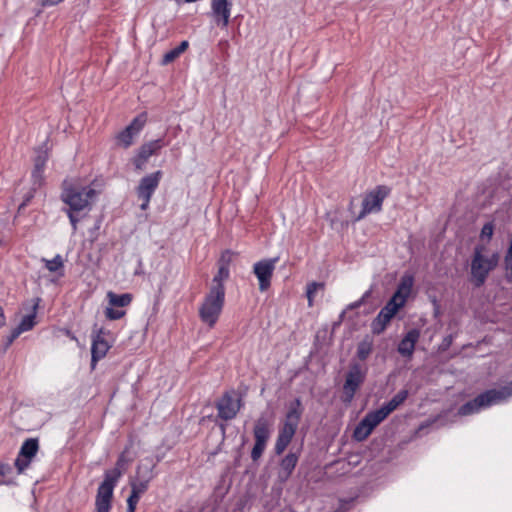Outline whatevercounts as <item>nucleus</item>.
I'll use <instances>...</instances> for the list:
<instances>
[{"instance_id": "f257e3e1", "label": "nucleus", "mask_w": 512, "mask_h": 512, "mask_svg": "<svg viewBox=\"0 0 512 512\" xmlns=\"http://www.w3.org/2000/svg\"><path fill=\"white\" fill-rule=\"evenodd\" d=\"M126 452L127 449L119 455L113 469L107 470L104 473V480L97 489L95 499L97 512H110L114 488L122 477L123 471L129 462V459L125 456Z\"/></svg>"}, {"instance_id": "f03ea898", "label": "nucleus", "mask_w": 512, "mask_h": 512, "mask_svg": "<svg viewBox=\"0 0 512 512\" xmlns=\"http://www.w3.org/2000/svg\"><path fill=\"white\" fill-rule=\"evenodd\" d=\"M97 195L98 192L90 186L82 188H65L62 192L61 199L65 204L68 205L66 213L74 232L77 230V225L80 220L78 213L85 209L89 210L92 201L96 198Z\"/></svg>"}, {"instance_id": "7ed1b4c3", "label": "nucleus", "mask_w": 512, "mask_h": 512, "mask_svg": "<svg viewBox=\"0 0 512 512\" xmlns=\"http://www.w3.org/2000/svg\"><path fill=\"white\" fill-rule=\"evenodd\" d=\"M512 396V381L500 389H489L476 396L474 399L464 403L458 409L460 416H468L478 413L482 409L506 401Z\"/></svg>"}, {"instance_id": "20e7f679", "label": "nucleus", "mask_w": 512, "mask_h": 512, "mask_svg": "<svg viewBox=\"0 0 512 512\" xmlns=\"http://www.w3.org/2000/svg\"><path fill=\"white\" fill-rule=\"evenodd\" d=\"M302 412L301 400L296 398L290 403L284 423L279 428L274 446V452L276 455H281L290 444L298 428Z\"/></svg>"}, {"instance_id": "39448f33", "label": "nucleus", "mask_w": 512, "mask_h": 512, "mask_svg": "<svg viewBox=\"0 0 512 512\" xmlns=\"http://www.w3.org/2000/svg\"><path fill=\"white\" fill-rule=\"evenodd\" d=\"M225 302V287L218 285L210 287L209 292L199 307V318L208 327L213 328L223 309Z\"/></svg>"}, {"instance_id": "423d86ee", "label": "nucleus", "mask_w": 512, "mask_h": 512, "mask_svg": "<svg viewBox=\"0 0 512 512\" xmlns=\"http://www.w3.org/2000/svg\"><path fill=\"white\" fill-rule=\"evenodd\" d=\"M483 247L477 246L471 260L470 281L479 288L484 285L489 273L496 268L499 261V255L493 253L490 257H485Z\"/></svg>"}, {"instance_id": "0eeeda50", "label": "nucleus", "mask_w": 512, "mask_h": 512, "mask_svg": "<svg viewBox=\"0 0 512 512\" xmlns=\"http://www.w3.org/2000/svg\"><path fill=\"white\" fill-rule=\"evenodd\" d=\"M368 369L357 362H352L345 374V380L342 387L341 401L349 405L357 391L364 384Z\"/></svg>"}, {"instance_id": "6e6552de", "label": "nucleus", "mask_w": 512, "mask_h": 512, "mask_svg": "<svg viewBox=\"0 0 512 512\" xmlns=\"http://www.w3.org/2000/svg\"><path fill=\"white\" fill-rule=\"evenodd\" d=\"M390 193L391 188L386 185H378L367 192L362 201V209L356 220H361L371 213H379L382 210L383 201Z\"/></svg>"}, {"instance_id": "1a4fd4ad", "label": "nucleus", "mask_w": 512, "mask_h": 512, "mask_svg": "<svg viewBox=\"0 0 512 512\" xmlns=\"http://www.w3.org/2000/svg\"><path fill=\"white\" fill-rule=\"evenodd\" d=\"M272 432V422L262 414L256 421L253 429L255 443L251 451V458L257 461L266 449L267 442Z\"/></svg>"}, {"instance_id": "9d476101", "label": "nucleus", "mask_w": 512, "mask_h": 512, "mask_svg": "<svg viewBox=\"0 0 512 512\" xmlns=\"http://www.w3.org/2000/svg\"><path fill=\"white\" fill-rule=\"evenodd\" d=\"M242 406V398L237 396L235 390L226 391L215 404L218 418L224 421L234 419Z\"/></svg>"}, {"instance_id": "9b49d317", "label": "nucleus", "mask_w": 512, "mask_h": 512, "mask_svg": "<svg viewBox=\"0 0 512 512\" xmlns=\"http://www.w3.org/2000/svg\"><path fill=\"white\" fill-rule=\"evenodd\" d=\"M162 174V171L158 170L140 179L136 187V195L141 200V210L148 209L151 198L160 184Z\"/></svg>"}, {"instance_id": "f8f14e48", "label": "nucleus", "mask_w": 512, "mask_h": 512, "mask_svg": "<svg viewBox=\"0 0 512 512\" xmlns=\"http://www.w3.org/2000/svg\"><path fill=\"white\" fill-rule=\"evenodd\" d=\"M38 450L39 441L37 438H28L22 443L14 463L18 474H22L30 466Z\"/></svg>"}, {"instance_id": "ddd939ff", "label": "nucleus", "mask_w": 512, "mask_h": 512, "mask_svg": "<svg viewBox=\"0 0 512 512\" xmlns=\"http://www.w3.org/2000/svg\"><path fill=\"white\" fill-rule=\"evenodd\" d=\"M167 145L163 138L152 140L144 143L138 149L137 154L132 159V163L136 170H143L146 163L152 155L158 154V152Z\"/></svg>"}, {"instance_id": "4468645a", "label": "nucleus", "mask_w": 512, "mask_h": 512, "mask_svg": "<svg viewBox=\"0 0 512 512\" xmlns=\"http://www.w3.org/2000/svg\"><path fill=\"white\" fill-rule=\"evenodd\" d=\"M146 121V113H141L136 116L128 126H126L121 132L117 134L116 140L118 144L124 148L130 147L133 143L134 137L140 133Z\"/></svg>"}, {"instance_id": "2eb2a0df", "label": "nucleus", "mask_w": 512, "mask_h": 512, "mask_svg": "<svg viewBox=\"0 0 512 512\" xmlns=\"http://www.w3.org/2000/svg\"><path fill=\"white\" fill-rule=\"evenodd\" d=\"M278 257L258 261L253 266V272L259 281V290L266 291L271 285V278L275 270Z\"/></svg>"}, {"instance_id": "dca6fc26", "label": "nucleus", "mask_w": 512, "mask_h": 512, "mask_svg": "<svg viewBox=\"0 0 512 512\" xmlns=\"http://www.w3.org/2000/svg\"><path fill=\"white\" fill-rule=\"evenodd\" d=\"M232 6L231 0H211L212 16L218 27H228Z\"/></svg>"}, {"instance_id": "f3484780", "label": "nucleus", "mask_w": 512, "mask_h": 512, "mask_svg": "<svg viewBox=\"0 0 512 512\" xmlns=\"http://www.w3.org/2000/svg\"><path fill=\"white\" fill-rule=\"evenodd\" d=\"M420 330L413 328L410 329L400 340L397 346V352L408 360H411L415 351L416 343L420 339Z\"/></svg>"}, {"instance_id": "a211bd4d", "label": "nucleus", "mask_w": 512, "mask_h": 512, "mask_svg": "<svg viewBox=\"0 0 512 512\" xmlns=\"http://www.w3.org/2000/svg\"><path fill=\"white\" fill-rule=\"evenodd\" d=\"M103 328L93 331L91 346V363L94 367L95 363L104 358L111 348V345L103 338Z\"/></svg>"}, {"instance_id": "6ab92c4d", "label": "nucleus", "mask_w": 512, "mask_h": 512, "mask_svg": "<svg viewBox=\"0 0 512 512\" xmlns=\"http://www.w3.org/2000/svg\"><path fill=\"white\" fill-rule=\"evenodd\" d=\"M41 299L36 297L32 299L31 311L22 317L20 323L13 330L20 336L22 333L32 330L37 324V310Z\"/></svg>"}, {"instance_id": "aec40b11", "label": "nucleus", "mask_w": 512, "mask_h": 512, "mask_svg": "<svg viewBox=\"0 0 512 512\" xmlns=\"http://www.w3.org/2000/svg\"><path fill=\"white\" fill-rule=\"evenodd\" d=\"M299 456L297 453L289 452L280 462L279 478L287 480L294 471Z\"/></svg>"}, {"instance_id": "412c9836", "label": "nucleus", "mask_w": 512, "mask_h": 512, "mask_svg": "<svg viewBox=\"0 0 512 512\" xmlns=\"http://www.w3.org/2000/svg\"><path fill=\"white\" fill-rule=\"evenodd\" d=\"M393 317L394 316H392L386 308H382L371 322L372 333L374 335H380L383 333Z\"/></svg>"}, {"instance_id": "4be33fe9", "label": "nucleus", "mask_w": 512, "mask_h": 512, "mask_svg": "<svg viewBox=\"0 0 512 512\" xmlns=\"http://www.w3.org/2000/svg\"><path fill=\"white\" fill-rule=\"evenodd\" d=\"M413 283H414L413 276L404 275L401 278L393 296H395L396 298H398L400 300H403V302L406 303L408 297L410 296V294L412 292Z\"/></svg>"}, {"instance_id": "5701e85b", "label": "nucleus", "mask_w": 512, "mask_h": 512, "mask_svg": "<svg viewBox=\"0 0 512 512\" xmlns=\"http://www.w3.org/2000/svg\"><path fill=\"white\" fill-rule=\"evenodd\" d=\"M387 411L384 409L383 406H381L379 409L373 410L368 412L364 417L363 421L367 423V425L374 429L376 426H378L383 420H385L388 417Z\"/></svg>"}, {"instance_id": "b1692460", "label": "nucleus", "mask_w": 512, "mask_h": 512, "mask_svg": "<svg viewBox=\"0 0 512 512\" xmlns=\"http://www.w3.org/2000/svg\"><path fill=\"white\" fill-rule=\"evenodd\" d=\"M373 351V340L366 336L357 345L356 356L359 360L365 361Z\"/></svg>"}, {"instance_id": "393cba45", "label": "nucleus", "mask_w": 512, "mask_h": 512, "mask_svg": "<svg viewBox=\"0 0 512 512\" xmlns=\"http://www.w3.org/2000/svg\"><path fill=\"white\" fill-rule=\"evenodd\" d=\"M107 297L109 299V305L112 307H125L132 301V295L129 293L119 295L110 291L107 293Z\"/></svg>"}, {"instance_id": "a878e982", "label": "nucleus", "mask_w": 512, "mask_h": 512, "mask_svg": "<svg viewBox=\"0 0 512 512\" xmlns=\"http://www.w3.org/2000/svg\"><path fill=\"white\" fill-rule=\"evenodd\" d=\"M408 397V391L406 389L400 390L396 395L392 397L390 401L383 404L382 406L387 411L388 414L392 413L395 409H397Z\"/></svg>"}, {"instance_id": "bb28decb", "label": "nucleus", "mask_w": 512, "mask_h": 512, "mask_svg": "<svg viewBox=\"0 0 512 512\" xmlns=\"http://www.w3.org/2000/svg\"><path fill=\"white\" fill-rule=\"evenodd\" d=\"M189 46L188 41H182L177 47L164 54L162 64L167 65L177 59Z\"/></svg>"}, {"instance_id": "cd10ccee", "label": "nucleus", "mask_w": 512, "mask_h": 512, "mask_svg": "<svg viewBox=\"0 0 512 512\" xmlns=\"http://www.w3.org/2000/svg\"><path fill=\"white\" fill-rule=\"evenodd\" d=\"M373 429L367 423L361 420L354 429L353 438L359 442L366 440L372 433Z\"/></svg>"}, {"instance_id": "c85d7f7f", "label": "nucleus", "mask_w": 512, "mask_h": 512, "mask_svg": "<svg viewBox=\"0 0 512 512\" xmlns=\"http://www.w3.org/2000/svg\"><path fill=\"white\" fill-rule=\"evenodd\" d=\"M155 468V464H139L136 469V476L139 479L147 480L150 482L154 478L153 470Z\"/></svg>"}, {"instance_id": "c756f323", "label": "nucleus", "mask_w": 512, "mask_h": 512, "mask_svg": "<svg viewBox=\"0 0 512 512\" xmlns=\"http://www.w3.org/2000/svg\"><path fill=\"white\" fill-rule=\"evenodd\" d=\"M229 275V267L227 265H220L217 274L213 277L211 287H217L218 285L225 287L223 281L227 280Z\"/></svg>"}, {"instance_id": "7c9ffc66", "label": "nucleus", "mask_w": 512, "mask_h": 512, "mask_svg": "<svg viewBox=\"0 0 512 512\" xmlns=\"http://www.w3.org/2000/svg\"><path fill=\"white\" fill-rule=\"evenodd\" d=\"M149 483L147 480L134 477L130 480L131 490L141 497L147 491Z\"/></svg>"}, {"instance_id": "2f4dec72", "label": "nucleus", "mask_w": 512, "mask_h": 512, "mask_svg": "<svg viewBox=\"0 0 512 512\" xmlns=\"http://www.w3.org/2000/svg\"><path fill=\"white\" fill-rule=\"evenodd\" d=\"M405 303L403 300H400L396 298L395 296H392L390 300L385 304L383 308H386V310L392 314V316H395L397 312L404 307Z\"/></svg>"}, {"instance_id": "473e14b6", "label": "nucleus", "mask_w": 512, "mask_h": 512, "mask_svg": "<svg viewBox=\"0 0 512 512\" xmlns=\"http://www.w3.org/2000/svg\"><path fill=\"white\" fill-rule=\"evenodd\" d=\"M46 161H47V157L45 155H38L35 160H34V169L32 171V176L34 178H40L42 173H43V170H44V167H45V164H46Z\"/></svg>"}, {"instance_id": "72a5a7b5", "label": "nucleus", "mask_w": 512, "mask_h": 512, "mask_svg": "<svg viewBox=\"0 0 512 512\" xmlns=\"http://www.w3.org/2000/svg\"><path fill=\"white\" fill-rule=\"evenodd\" d=\"M45 263H46L45 267L50 272H56V271H58L59 269H61L63 267V259H62V257L59 254L56 255L51 260H45Z\"/></svg>"}, {"instance_id": "f704fd0d", "label": "nucleus", "mask_w": 512, "mask_h": 512, "mask_svg": "<svg viewBox=\"0 0 512 512\" xmlns=\"http://www.w3.org/2000/svg\"><path fill=\"white\" fill-rule=\"evenodd\" d=\"M323 287H324V285L322 283H318V282H312L307 285L306 295H307L309 307H311L313 305V299H314L316 291Z\"/></svg>"}, {"instance_id": "c9c22d12", "label": "nucleus", "mask_w": 512, "mask_h": 512, "mask_svg": "<svg viewBox=\"0 0 512 512\" xmlns=\"http://www.w3.org/2000/svg\"><path fill=\"white\" fill-rule=\"evenodd\" d=\"M125 315V311L121 309H115L112 306L106 307L105 316L109 320H118Z\"/></svg>"}, {"instance_id": "e433bc0d", "label": "nucleus", "mask_w": 512, "mask_h": 512, "mask_svg": "<svg viewBox=\"0 0 512 512\" xmlns=\"http://www.w3.org/2000/svg\"><path fill=\"white\" fill-rule=\"evenodd\" d=\"M370 295H371V290L366 291L359 300L350 303L347 306L346 310H353V309L359 308L360 306H362L365 303L366 299Z\"/></svg>"}, {"instance_id": "4c0bfd02", "label": "nucleus", "mask_w": 512, "mask_h": 512, "mask_svg": "<svg viewBox=\"0 0 512 512\" xmlns=\"http://www.w3.org/2000/svg\"><path fill=\"white\" fill-rule=\"evenodd\" d=\"M493 231H494V225L492 222H488V223L484 224L481 229V238L482 239L487 238V240H490L492 238Z\"/></svg>"}, {"instance_id": "58836bf2", "label": "nucleus", "mask_w": 512, "mask_h": 512, "mask_svg": "<svg viewBox=\"0 0 512 512\" xmlns=\"http://www.w3.org/2000/svg\"><path fill=\"white\" fill-rule=\"evenodd\" d=\"M19 337V335L12 329L11 333L6 337L3 344V352H6L12 343Z\"/></svg>"}, {"instance_id": "ea45409f", "label": "nucleus", "mask_w": 512, "mask_h": 512, "mask_svg": "<svg viewBox=\"0 0 512 512\" xmlns=\"http://www.w3.org/2000/svg\"><path fill=\"white\" fill-rule=\"evenodd\" d=\"M233 252L231 250H225L220 257L219 263L220 265H227L229 267V264L232 260Z\"/></svg>"}, {"instance_id": "a19ab883", "label": "nucleus", "mask_w": 512, "mask_h": 512, "mask_svg": "<svg viewBox=\"0 0 512 512\" xmlns=\"http://www.w3.org/2000/svg\"><path fill=\"white\" fill-rule=\"evenodd\" d=\"M504 264L505 269L510 272V274L507 275V279L509 281H512V254L506 252V255L504 257Z\"/></svg>"}, {"instance_id": "79ce46f5", "label": "nucleus", "mask_w": 512, "mask_h": 512, "mask_svg": "<svg viewBox=\"0 0 512 512\" xmlns=\"http://www.w3.org/2000/svg\"><path fill=\"white\" fill-rule=\"evenodd\" d=\"M12 471V467L9 464L0 463V478L6 477ZM5 483L4 480L0 479V484Z\"/></svg>"}, {"instance_id": "37998d69", "label": "nucleus", "mask_w": 512, "mask_h": 512, "mask_svg": "<svg viewBox=\"0 0 512 512\" xmlns=\"http://www.w3.org/2000/svg\"><path fill=\"white\" fill-rule=\"evenodd\" d=\"M139 499L140 496L131 490V494L127 499V506L136 507L137 503L139 502Z\"/></svg>"}, {"instance_id": "c03bdc74", "label": "nucleus", "mask_w": 512, "mask_h": 512, "mask_svg": "<svg viewBox=\"0 0 512 512\" xmlns=\"http://www.w3.org/2000/svg\"><path fill=\"white\" fill-rule=\"evenodd\" d=\"M5 325H6V317H5L3 308L0 306V327H3Z\"/></svg>"}, {"instance_id": "a18cd8bd", "label": "nucleus", "mask_w": 512, "mask_h": 512, "mask_svg": "<svg viewBox=\"0 0 512 512\" xmlns=\"http://www.w3.org/2000/svg\"><path fill=\"white\" fill-rule=\"evenodd\" d=\"M32 197H33V195H32V194H29V195L25 198V200L21 203V205L19 206V210H21L22 208H24V207L28 204V202L30 201V199H31Z\"/></svg>"}, {"instance_id": "49530a36", "label": "nucleus", "mask_w": 512, "mask_h": 512, "mask_svg": "<svg viewBox=\"0 0 512 512\" xmlns=\"http://www.w3.org/2000/svg\"><path fill=\"white\" fill-rule=\"evenodd\" d=\"M63 0H45V4L47 5H56L60 2H62Z\"/></svg>"}, {"instance_id": "de8ad7c7", "label": "nucleus", "mask_w": 512, "mask_h": 512, "mask_svg": "<svg viewBox=\"0 0 512 512\" xmlns=\"http://www.w3.org/2000/svg\"><path fill=\"white\" fill-rule=\"evenodd\" d=\"M346 311H347V310L345 309V310H343V311L340 313V315H339V323H341V322L344 320V316H345V314H346Z\"/></svg>"}, {"instance_id": "09e8293b", "label": "nucleus", "mask_w": 512, "mask_h": 512, "mask_svg": "<svg viewBox=\"0 0 512 512\" xmlns=\"http://www.w3.org/2000/svg\"><path fill=\"white\" fill-rule=\"evenodd\" d=\"M66 335L69 336L71 339L76 340V337L72 335V333L69 330H66Z\"/></svg>"}, {"instance_id": "8fccbe9b", "label": "nucleus", "mask_w": 512, "mask_h": 512, "mask_svg": "<svg viewBox=\"0 0 512 512\" xmlns=\"http://www.w3.org/2000/svg\"><path fill=\"white\" fill-rule=\"evenodd\" d=\"M135 509H136V507L127 506V511L126 512H135Z\"/></svg>"}]
</instances>
